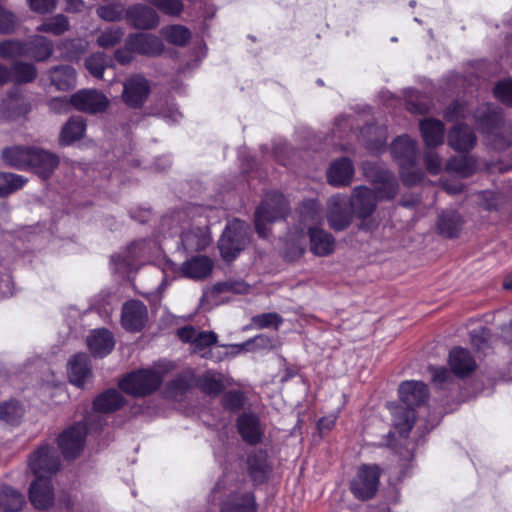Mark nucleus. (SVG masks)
<instances>
[{
    "label": "nucleus",
    "mask_w": 512,
    "mask_h": 512,
    "mask_svg": "<svg viewBox=\"0 0 512 512\" xmlns=\"http://www.w3.org/2000/svg\"><path fill=\"white\" fill-rule=\"evenodd\" d=\"M192 387H196V375L192 369H187L168 383L167 393L176 398Z\"/></svg>",
    "instance_id": "obj_37"
},
{
    "label": "nucleus",
    "mask_w": 512,
    "mask_h": 512,
    "mask_svg": "<svg viewBox=\"0 0 512 512\" xmlns=\"http://www.w3.org/2000/svg\"><path fill=\"white\" fill-rule=\"evenodd\" d=\"M127 47L138 54L146 56H158L164 49L159 37L145 33L130 35L127 39Z\"/></svg>",
    "instance_id": "obj_16"
},
{
    "label": "nucleus",
    "mask_w": 512,
    "mask_h": 512,
    "mask_svg": "<svg viewBox=\"0 0 512 512\" xmlns=\"http://www.w3.org/2000/svg\"><path fill=\"white\" fill-rule=\"evenodd\" d=\"M52 53V42L43 36H35L29 43L24 45L23 55L32 57L37 61L48 59Z\"/></svg>",
    "instance_id": "obj_34"
},
{
    "label": "nucleus",
    "mask_w": 512,
    "mask_h": 512,
    "mask_svg": "<svg viewBox=\"0 0 512 512\" xmlns=\"http://www.w3.org/2000/svg\"><path fill=\"white\" fill-rule=\"evenodd\" d=\"M394 422L399 432L407 435L415 422L414 411L410 407L397 411L394 415Z\"/></svg>",
    "instance_id": "obj_47"
},
{
    "label": "nucleus",
    "mask_w": 512,
    "mask_h": 512,
    "mask_svg": "<svg viewBox=\"0 0 512 512\" xmlns=\"http://www.w3.org/2000/svg\"><path fill=\"white\" fill-rule=\"evenodd\" d=\"M150 93L149 81L141 75H134L123 85L122 99L131 108L141 107Z\"/></svg>",
    "instance_id": "obj_10"
},
{
    "label": "nucleus",
    "mask_w": 512,
    "mask_h": 512,
    "mask_svg": "<svg viewBox=\"0 0 512 512\" xmlns=\"http://www.w3.org/2000/svg\"><path fill=\"white\" fill-rule=\"evenodd\" d=\"M27 182L28 179L22 175L0 172V198L7 197L23 188Z\"/></svg>",
    "instance_id": "obj_41"
},
{
    "label": "nucleus",
    "mask_w": 512,
    "mask_h": 512,
    "mask_svg": "<svg viewBox=\"0 0 512 512\" xmlns=\"http://www.w3.org/2000/svg\"><path fill=\"white\" fill-rule=\"evenodd\" d=\"M471 343L479 351L489 347L490 331L485 327H479L471 332Z\"/></svg>",
    "instance_id": "obj_54"
},
{
    "label": "nucleus",
    "mask_w": 512,
    "mask_h": 512,
    "mask_svg": "<svg viewBox=\"0 0 512 512\" xmlns=\"http://www.w3.org/2000/svg\"><path fill=\"white\" fill-rule=\"evenodd\" d=\"M380 469L377 465H361L351 480L350 490L359 500L375 496L379 485Z\"/></svg>",
    "instance_id": "obj_6"
},
{
    "label": "nucleus",
    "mask_w": 512,
    "mask_h": 512,
    "mask_svg": "<svg viewBox=\"0 0 512 512\" xmlns=\"http://www.w3.org/2000/svg\"><path fill=\"white\" fill-rule=\"evenodd\" d=\"M249 243L248 226L234 219L229 222L219 240V249L226 261L233 260Z\"/></svg>",
    "instance_id": "obj_4"
},
{
    "label": "nucleus",
    "mask_w": 512,
    "mask_h": 512,
    "mask_svg": "<svg viewBox=\"0 0 512 512\" xmlns=\"http://www.w3.org/2000/svg\"><path fill=\"white\" fill-rule=\"evenodd\" d=\"M124 32L121 28L111 27L104 30L97 38V44L102 48H110L118 44Z\"/></svg>",
    "instance_id": "obj_49"
},
{
    "label": "nucleus",
    "mask_w": 512,
    "mask_h": 512,
    "mask_svg": "<svg viewBox=\"0 0 512 512\" xmlns=\"http://www.w3.org/2000/svg\"><path fill=\"white\" fill-rule=\"evenodd\" d=\"M11 76L18 83L32 82L37 76V70L33 64L16 62L11 69Z\"/></svg>",
    "instance_id": "obj_44"
},
{
    "label": "nucleus",
    "mask_w": 512,
    "mask_h": 512,
    "mask_svg": "<svg viewBox=\"0 0 512 512\" xmlns=\"http://www.w3.org/2000/svg\"><path fill=\"white\" fill-rule=\"evenodd\" d=\"M424 164L427 171L432 175L438 174L442 169V160L440 156L431 148H428L424 154Z\"/></svg>",
    "instance_id": "obj_58"
},
{
    "label": "nucleus",
    "mask_w": 512,
    "mask_h": 512,
    "mask_svg": "<svg viewBox=\"0 0 512 512\" xmlns=\"http://www.w3.org/2000/svg\"><path fill=\"white\" fill-rule=\"evenodd\" d=\"M24 52V45L17 41H3L0 43V57L11 58L17 55H22Z\"/></svg>",
    "instance_id": "obj_57"
},
{
    "label": "nucleus",
    "mask_w": 512,
    "mask_h": 512,
    "mask_svg": "<svg viewBox=\"0 0 512 512\" xmlns=\"http://www.w3.org/2000/svg\"><path fill=\"white\" fill-rule=\"evenodd\" d=\"M475 169V161L468 156L453 157L446 164L448 172L456 173L460 177L470 176L474 173Z\"/></svg>",
    "instance_id": "obj_43"
},
{
    "label": "nucleus",
    "mask_w": 512,
    "mask_h": 512,
    "mask_svg": "<svg viewBox=\"0 0 512 512\" xmlns=\"http://www.w3.org/2000/svg\"><path fill=\"white\" fill-rule=\"evenodd\" d=\"M393 156L400 162L401 175L403 181L408 185L418 183L422 179L420 171L411 175L407 174L405 169L413 167L417 161V143L410 137L403 135L398 137L392 144Z\"/></svg>",
    "instance_id": "obj_5"
},
{
    "label": "nucleus",
    "mask_w": 512,
    "mask_h": 512,
    "mask_svg": "<svg viewBox=\"0 0 512 512\" xmlns=\"http://www.w3.org/2000/svg\"><path fill=\"white\" fill-rule=\"evenodd\" d=\"M17 25L15 15L0 6V34H11Z\"/></svg>",
    "instance_id": "obj_56"
},
{
    "label": "nucleus",
    "mask_w": 512,
    "mask_h": 512,
    "mask_svg": "<svg viewBox=\"0 0 512 512\" xmlns=\"http://www.w3.org/2000/svg\"><path fill=\"white\" fill-rule=\"evenodd\" d=\"M91 376V369L88 363V357L85 354H77L69 362L70 382L78 387H82Z\"/></svg>",
    "instance_id": "obj_30"
},
{
    "label": "nucleus",
    "mask_w": 512,
    "mask_h": 512,
    "mask_svg": "<svg viewBox=\"0 0 512 512\" xmlns=\"http://www.w3.org/2000/svg\"><path fill=\"white\" fill-rule=\"evenodd\" d=\"M33 11L45 14L56 8L57 0H28Z\"/></svg>",
    "instance_id": "obj_60"
},
{
    "label": "nucleus",
    "mask_w": 512,
    "mask_h": 512,
    "mask_svg": "<svg viewBox=\"0 0 512 512\" xmlns=\"http://www.w3.org/2000/svg\"><path fill=\"white\" fill-rule=\"evenodd\" d=\"M429 371L432 375V379L435 383H445L450 378V373L445 367H429Z\"/></svg>",
    "instance_id": "obj_62"
},
{
    "label": "nucleus",
    "mask_w": 512,
    "mask_h": 512,
    "mask_svg": "<svg viewBox=\"0 0 512 512\" xmlns=\"http://www.w3.org/2000/svg\"><path fill=\"white\" fill-rule=\"evenodd\" d=\"M222 405L224 408L235 411L239 410L243 405V395L238 391H229L222 397Z\"/></svg>",
    "instance_id": "obj_59"
},
{
    "label": "nucleus",
    "mask_w": 512,
    "mask_h": 512,
    "mask_svg": "<svg viewBox=\"0 0 512 512\" xmlns=\"http://www.w3.org/2000/svg\"><path fill=\"white\" fill-rule=\"evenodd\" d=\"M238 432L242 439L250 444L255 445L262 439L264 428L259 419L252 414H243L237 420Z\"/></svg>",
    "instance_id": "obj_19"
},
{
    "label": "nucleus",
    "mask_w": 512,
    "mask_h": 512,
    "mask_svg": "<svg viewBox=\"0 0 512 512\" xmlns=\"http://www.w3.org/2000/svg\"><path fill=\"white\" fill-rule=\"evenodd\" d=\"M352 211L345 196L335 195L329 199L327 219L330 227L336 231L346 229L352 222Z\"/></svg>",
    "instance_id": "obj_11"
},
{
    "label": "nucleus",
    "mask_w": 512,
    "mask_h": 512,
    "mask_svg": "<svg viewBox=\"0 0 512 512\" xmlns=\"http://www.w3.org/2000/svg\"><path fill=\"white\" fill-rule=\"evenodd\" d=\"M494 94L497 99L507 106H512V80L500 81L494 87Z\"/></svg>",
    "instance_id": "obj_53"
},
{
    "label": "nucleus",
    "mask_w": 512,
    "mask_h": 512,
    "mask_svg": "<svg viewBox=\"0 0 512 512\" xmlns=\"http://www.w3.org/2000/svg\"><path fill=\"white\" fill-rule=\"evenodd\" d=\"M164 34L168 42L178 46L185 45L191 37L190 31L181 25L168 27L165 29Z\"/></svg>",
    "instance_id": "obj_48"
},
{
    "label": "nucleus",
    "mask_w": 512,
    "mask_h": 512,
    "mask_svg": "<svg viewBox=\"0 0 512 512\" xmlns=\"http://www.w3.org/2000/svg\"><path fill=\"white\" fill-rule=\"evenodd\" d=\"M228 385V379L216 371L208 370L196 377V387L211 397L218 396Z\"/></svg>",
    "instance_id": "obj_21"
},
{
    "label": "nucleus",
    "mask_w": 512,
    "mask_h": 512,
    "mask_svg": "<svg viewBox=\"0 0 512 512\" xmlns=\"http://www.w3.org/2000/svg\"><path fill=\"white\" fill-rule=\"evenodd\" d=\"M28 466L35 478H51L60 467V458L49 446H40L30 454Z\"/></svg>",
    "instance_id": "obj_7"
},
{
    "label": "nucleus",
    "mask_w": 512,
    "mask_h": 512,
    "mask_svg": "<svg viewBox=\"0 0 512 512\" xmlns=\"http://www.w3.org/2000/svg\"><path fill=\"white\" fill-rule=\"evenodd\" d=\"M448 144L458 151H469L476 144V136L467 125H460L449 132Z\"/></svg>",
    "instance_id": "obj_28"
},
{
    "label": "nucleus",
    "mask_w": 512,
    "mask_h": 512,
    "mask_svg": "<svg viewBox=\"0 0 512 512\" xmlns=\"http://www.w3.org/2000/svg\"><path fill=\"white\" fill-rule=\"evenodd\" d=\"M25 503L24 496L11 487L0 489V512H18Z\"/></svg>",
    "instance_id": "obj_39"
},
{
    "label": "nucleus",
    "mask_w": 512,
    "mask_h": 512,
    "mask_svg": "<svg viewBox=\"0 0 512 512\" xmlns=\"http://www.w3.org/2000/svg\"><path fill=\"white\" fill-rule=\"evenodd\" d=\"M401 401L412 408L422 404L428 397L427 386L421 381H404L399 387Z\"/></svg>",
    "instance_id": "obj_20"
},
{
    "label": "nucleus",
    "mask_w": 512,
    "mask_h": 512,
    "mask_svg": "<svg viewBox=\"0 0 512 512\" xmlns=\"http://www.w3.org/2000/svg\"><path fill=\"white\" fill-rule=\"evenodd\" d=\"M287 212L288 203L284 196L278 192L268 193L255 212V227L259 236L268 237L269 231L266 224L284 218Z\"/></svg>",
    "instance_id": "obj_3"
},
{
    "label": "nucleus",
    "mask_w": 512,
    "mask_h": 512,
    "mask_svg": "<svg viewBox=\"0 0 512 512\" xmlns=\"http://www.w3.org/2000/svg\"><path fill=\"white\" fill-rule=\"evenodd\" d=\"M461 226V216L456 211H445L438 218L437 230L445 237H457L461 230Z\"/></svg>",
    "instance_id": "obj_35"
},
{
    "label": "nucleus",
    "mask_w": 512,
    "mask_h": 512,
    "mask_svg": "<svg viewBox=\"0 0 512 512\" xmlns=\"http://www.w3.org/2000/svg\"><path fill=\"white\" fill-rule=\"evenodd\" d=\"M174 369L170 361H159L146 369H139L127 374L119 387L126 394L135 397H145L161 386L165 376Z\"/></svg>",
    "instance_id": "obj_2"
},
{
    "label": "nucleus",
    "mask_w": 512,
    "mask_h": 512,
    "mask_svg": "<svg viewBox=\"0 0 512 512\" xmlns=\"http://www.w3.org/2000/svg\"><path fill=\"white\" fill-rule=\"evenodd\" d=\"M310 250L317 256H328L335 248L334 237L319 227H309Z\"/></svg>",
    "instance_id": "obj_22"
},
{
    "label": "nucleus",
    "mask_w": 512,
    "mask_h": 512,
    "mask_svg": "<svg viewBox=\"0 0 512 512\" xmlns=\"http://www.w3.org/2000/svg\"><path fill=\"white\" fill-rule=\"evenodd\" d=\"M449 365L453 373L461 377L472 373L476 368L475 360L469 351L461 347L450 351Z\"/></svg>",
    "instance_id": "obj_25"
},
{
    "label": "nucleus",
    "mask_w": 512,
    "mask_h": 512,
    "mask_svg": "<svg viewBox=\"0 0 512 512\" xmlns=\"http://www.w3.org/2000/svg\"><path fill=\"white\" fill-rule=\"evenodd\" d=\"M121 321L123 327L128 331L141 330L147 321L146 306L136 300L126 302L122 308Z\"/></svg>",
    "instance_id": "obj_14"
},
{
    "label": "nucleus",
    "mask_w": 512,
    "mask_h": 512,
    "mask_svg": "<svg viewBox=\"0 0 512 512\" xmlns=\"http://www.w3.org/2000/svg\"><path fill=\"white\" fill-rule=\"evenodd\" d=\"M134 51L132 49H129L127 47V43L125 44V48L124 49H118L116 52H115V58L116 60L120 63V64H128L132 61L133 59V53Z\"/></svg>",
    "instance_id": "obj_64"
},
{
    "label": "nucleus",
    "mask_w": 512,
    "mask_h": 512,
    "mask_svg": "<svg viewBox=\"0 0 512 512\" xmlns=\"http://www.w3.org/2000/svg\"><path fill=\"white\" fill-rule=\"evenodd\" d=\"M23 411L18 402L11 401L0 407V419L10 424H16L22 417Z\"/></svg>",
    "instance_id": "obj_50"
},
{
    "label": "nucleus",
    "mask_w": 512,
    "mask_h": 512,
    "mask_svg": "<svg viewBox=\"0 0 512 512\" xmlns=\"http://www.w3.org/2000/svg\"><path fill=\"white\" fill-rule=\"evenodd\" d=\"M87 344L91 353L96 357H104L114 347L112 334L106 329L94 330L87 338Z\"/></svg>",
    "instance_id": "obj_27"
},
{
    "label": "nucleus",
    "mask_w": 512,
    "mask_h": 512,
    "mask_svg": "<svg viewBox=\"0 0 512 512\" xmlns=\"http://www.w3.org/2000/svg\"><path fill=\"white\" fill-rule=\"evenodd\" d=\"M212 267L213 263L208 257L196 256L183 263L182 271L188 278L202 279L211 273Z\"/></svg>",
    "instance_id": "obj_33"
},
{
    "label": "nucleus",
    "mask_w": 512,
    "mask_h": 512,
    "mask_svg": "<svg viewBox=\"0 0 512 512\" xmlns=\"http://www.w3.org/2000/svg\"><path fill=\"white\" fill-rule=\"evenodd\" d=\"M248 472L255 483H263L271 472V467L267 462V454L264 451H258L248 457Z\"/></svg>",
    "instance_id": "obj_29"
},
{
    "label": "nucleus",
    "mask_w": 512,
    "mask_h": 512,
    "mask_svg": "<svg viewBox=\"0 0 512 512\" xmlns=\"http://www.w3.org/2000/svg\"><path fill=\"white\" fill-rule=\"evenodd\" d=\"M218 336L212 331H199L195 342L193 344V351L200 352L206 347H209L217 342Z\"/></svg>",
    "instance_id": "obj_55"
},
{
    "label": "nucleus",
    "mask_w": 512,
    "mask_h": 512,
    "mask_svg": "<svg viewBox=\"0 0 512 512\" xmlns=\"http://www.w3.org/2000/svg\"><path fill=\"white\" fill-rule=\"evenodd\" d=\"M106 63L107 56L104 53L98 52L86 58L85 67L93 77L102 79Z\"/></svg>",
    "instance_id": "obj_45"
},
{
    "label": "nucleus",
    "mask_w": 512,
    "mask_h": 512,
    "mask_svg": "<svg viewBox=\"0 0 512 512\" xmlns=\"http://www.w3.org/2000/svg\"><path fill=\"white\" fill-rule=\"evenodd\" d=\"M49 79L52 85L60 91H68L76 86V70L70 65L54 66L48 71Z\"/></svg>",
    "instance_id": "obj_23"
},
{
    "label": "nucleus",
    "mask_w": 512,
    "mask_h": 512,
    "mask_svg": "<svg viewBox=\"0 0 512 512\" xmlns=\"http://www.w3.org/2000/svg\"><path fill=\"white\" fill-rule=\"evenodd\" d=\"M198 332L199 331L192 326H185L178 329L177 335L183 342H189L193 345Z\"/></svg>",
    "instance_id": "obj_63"
},
{
    "label": "nucleus",
    "mask_w": 512,
    "mask_h": 512,
    "mask_svg": "<svg viewBox=\"0 0 512 512\" xmlns=\"http://www.w3.org/2000/svg\"><path fill=\"white\" fill-rule=\"evenodd\" d=\"M150 5H153L161 12L170 15L178 16L183 10V4L180 0H145Z\"/></svg>",
    "instance_id": "obj_51"
},
{
    "label": "nucleus",
    "mask_w": 512,
    "mask_h": 512,
    "mask_svg": "<svg viewBox=\"0 0 512 512\" xmlns=\"http://www.w3.org/2000/svg\"><path fill=\"white\" fill-rule=\"evenodd\" d=\"M222 512H256L253 493H236L223 504Z\"/></svg>",
    "instance_id": "obj_32"
},
{
    "label": "nucleus",
    "mask_w": 512,
    "mask_h": 512,
    "mask_svg": "<svg viewBox=\"0 0 512 512\" xmlns=\"http://www.w3.org/2000/svg\"><path fill=\"white\" fill-rule=\"evenodd\" d=\"M376 193L367 187H356L349 202L352 214L361 220L360 228L371 230L375 222L371 218L377 203V196L381 199H392L398 191L395 176L387 170H378L374 178Z\"/></svg>",
    "instance_id": "obj_1"
},
{
    "label": "nucleus",
    "mask_w": 512,
    "mask_h": 512,
    "mask_svg": "<svg viewBox=\"0 0 512 512\" xmlns=\"http://www.w3.org/2000/svg\"><path fill=\"white\" fill-rule=\"evenodd\" d=\"M70 29L68 18L63 14H57L43 21L36 30L38 32L50 33L60 36Z\"/></svg>",
    "instance_id": "obj_42"
},
{
    "label": "nucleus",
    "mask_w": 512,
    "mask_h": 512,
    "mask_svg": "<svg viewBox=\"0 0 512 512\" xmlns=\"http://www.w3.org/2000/svg\"><path fill=\"white\" fill-rule=\"evenodd\" d=\"M71 105L70 99L65 97H56L49 101V107L55 113H66Z\"/></svg>",
    "instance_id": "obj_61"
},
{
    "label": "nucleus",
    "mask_w": 512,
    "mask_h": 512,
    "mask_svg": "<svg viewBox=\"0 0 512 512\" xmlns=\"http://www.w3.org/2000/svg\"><path fill=\"white\" fill-rule=\"evenodd\" d=\"M29 499L36 509L50 508L54 502L51 478H36L30 485Z\"/></svg>",
    "instance_id": "obj_15"
},
{
    "label": "nucleus",
    "mask_w": 512,
    "mask_h": 512,
    "mask_svg": "<svg viewBox=\"0 0 512 512\" xmlns=\"http://www.w3.org/2000/svg\"><path fill=\"white\" fill-rule=\"evenodd\" d=\"M126 10L123 4L115 3L100 6L97 9V14L100 18L108 22L119 21L122 18H126Z\"/></svg>",
    "instance_id": "obj_46"
},
{
    "label": "nucleus",
    "mask_w": 512,
    "mask_h": 512,
    "mask_svg": "<svg viewBox=\"0 0 512 512\" xmlns=\"http://www.w3.org/2000/svg\"><path fill=\"white\" fill-rule=\"evenodd\" d=\"M29 167L42 179H48L59 166V157L48 150L32 146Z\"/></svg>",
    "instance_id": "obj_13"
},
{
    "label": "nucleus",
    "mask_w": 512,
    "mask_h": 512,
    "mask_svg": "<svg viewBox=\"0 0 512 512\" xmlns=\"http://www.w3.org/2000/svg\"><path fill=\"white\" fill-rule=\"evenodd\" d=\"M354 175V167L350 159L340 158L334 161L328 171V182L334 186L349 185Z\"/></svg>",
    "instance_id": "obj_24"
},
{
    "label": "nucleus",
    "mask_w": 512,
    "mask_h": 512,
    "mask_svg": "<svg viewBox=\"0 0 512 512\" xmlns=\"http://www.w3.org/2000/svg\"><path fill=\"white\" fill-rule=\"evenodd\" d=\"M71 105L78 111L97 114L104 112L110 102L108 98L96 89H82L71 95Z\"/></svg>",
    "instance_id": "obj_8"
},
{
    "label": "nucleus",
    "mask_w": 512,
    "mask_h": 512,
    "mask_svg": "<svg viewBox=\"0 0 512 512\" xmlns=\"http://www.w3.org/2000/svg\"><path fill=\"white\" fill-rule=\"evenodd\" d=\"M420 131L427 148H435L444 142V125L440 120L427 118L420 122Z\"/></svg>",
    "instance_id": "obj_26"
},
{
    "label": "nucleus",
    "mask_w": 512,
    "mask_h": 512,
    "mask_svg": "<svg viewBox=\"0 0 512 512\" xmlns=\"http://www.w3.org/2000/svg\"><path fill=\"white\" fill-rule=\"evenodd\" d=\"M299 222L303 227L300 230L299 236L296 237L294 247L297 254L304 252V228L316 227L315 225L321 220L322 213L318 203L314 200H308L302 203L298 210Z\"/></svg>",
    "instance_id": "obj_12"
},
{
    "label": "nucleus",
    "mask_w": 512,
    "mask_h": 512,
    "mask_svg": "<svg viewBox=\"0 0 512 512\" xmlns=\"http://www.w3.org/2000/svg\"><path fill=\"white\" fill-rule=\"evenodd\" d=\"M32 146L11 145L2 149L1 160L11 168L27 170L29 167L30 152Z\"/></svg>",
    "instance_id": "obj_18"
},
{
    "label": "nucleus",
    "mask_w": 512,
    "mask_h": 512,
    "mask_svg": "<svg viewBox=\"0 0 512 512\" xmlns=\"http://www.w3.org/2000/svg\"><path fill=\"white\" fill-rule=\"evenodd\" d=\"M183 247L188 251H199L209 244V236L203 228H195L186 231L181 237Z\"/></svg>",
    "instance_id": "obj_40"
},
{
    "label": "nucleus",
    "mask_w": 512,
    "mask_h": 512,
    "mask_svg": "<svg viewBox=\"0 0 512 512\" xmlns=\"http://www.w3.org/2000/svg\"><path fill=\"white\" fill-rule=\"evenodd\" d=\"M282 322V317L275 312L258 314L252 318V323L260 329L269 327L277 329Z\"/></svg>",
    "instance_id": "obj_52"
},
{
    "label": "nucleus",
    "mask_w": 512,
    "mask_h": 512,
    "mask_svg": "<svg viewBox=\"0 0 512 512\" xmlns=\"http://www.w3.org/2000/svg\"><path fill=\"white\" fill-rule=\"evenodd\" d=\"M124 403V398L115 389H109L99 395L93 405L98 412L109 413L118 410Z\"/></svg>",
    "instance_id": "obj_36"
},
{
    "label": "nucleus",
    "mask_w": 512,
    "mask_h": 512,
    "mask_svg": "<svg viewBox=\"0 0 512 512\" xmlns=\"http://www.w3.org/2000/svg\"><path fill=\"white\" fill-rule=\"evenodd\" d=\"M86 131V122L81 116L71 117L63 126L60 133V143L70 145L80 140Z\"/></svg>",
    "instance_id": "obj_31"
},
{
    "label": "nucleus",
    "mask_w": 512,
    "mask_h": 512,
    "mask_svg": "<svg viewBox=\"0 0 512 512\" xmlns=\"http://www.w3.org/2000/svg\"><path fill=\"white\" fill-rule=\"evenodd\" d=\"M126 20L138 29H153L159 23V17L151 7L135 4L126 10Z\"/></svg>",
    "instance_id": "obj_17"
},
{
    "label": "nucleus",
    "mask_w": 512,
    "mask_h": 512,
    "mask_svg": "<svg viewBox=\"0 0 512 512\" xmlns=\"http://www.w3.org/2000/svg\"><path fill=\"white\" fill-rule=\"evenodd\" d=\"M487 138L494 149L504 150L512 145V125L502 124L487 131Z\"/></svg>",
    "instance_id": "obj_38"
},
{
    "label": "nucleus",
    "mask_w": 512,
    "mask_h": 512,
    "mask_svg": "<svg viewBox=\"0 0 512 512\" xmlns=\"http://www.w3.org/2000/svg\"><path fill=\"white\" fill-rule=\"evenodd\" d=\"M86 433V425L79 422L60 434L58 445L65 458H76L80 454L84 446Z\"/></svg>",
    "instance_id": "obj_9"
}]
</instances>
